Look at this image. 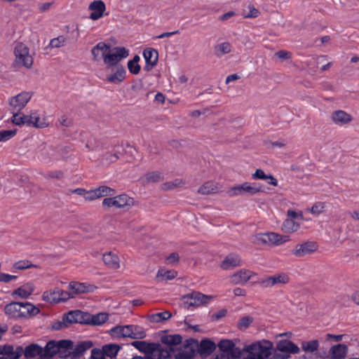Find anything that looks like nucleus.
<instances>
[{
  "label": "nucleus",
  "instance_id": "f257e3e1",
  "mask_svg": "<svg viewBox=\"0 0 359 359\" xmlns=\"http://www.w3.org/2000/svg\"><path fill=\"white\" fill-rule=\"evenodd\" d=\"M5 313L11 318H29L39 313L40 309L29 302H13L6 305Z\"/></svg>",
  "mask_w": 359,
  "mask_h": 359
},
{
  "label": "nucleus",
  "instance_id": "f03ea898",
  "mask_svg": "<svg viewBox=\"0 0 359 359\" xmlns=\"http://www.w3.org/2000/svg\"><path fill=\"white\" fill-rule=\"evenodd\" d=\"M11 121L16 126H27L36 128H44L48 126L46 117H41L36 111H32L29 114L14 112Z\"/></svg>",
  "mask_w": 359,
  "mask_h": 359
},
{
  "label": "nucleus",
  "instance_id": "7ed1b4c3",
  "mask_svg": "<svg viewBox=\"0 0 359 359\" xmlns=\"http://www.w3.org/2000/svg\"><path fill=\"white\" fill-rule=\"evenodd\" d=\"M273 344L269 340L254 342L243 348L250 359H266L271 354Z\"/></svg>",
  "mask_w": 359,
  "mask_h": 359
},
{
  "label": "nucleus",
  "instance_id": "20e7f679",
  "mask_svg": "<svg viewBox=\"0 0 359 359\" xmlns=\"http://www.w3.org/2000/svg\"><path fill=\"white\" fill-rule=\"evenodd\" d=\"M289 240L288 236H283L275 232H266L255 235L252 242L257 245H280Z\"/></svg>",
  "mask_w": 359,
  "mask_h": 359
},
{
  "label": "nucleus",
  "instance_id": "39448f33",
  "mask_svg": "<svg viewBox=\"0 0 359 359\" xmlns=\"http://www.w3.org/2000/svg\"><path fill=\"white\" fill-rule=\"evenodd\" d=\"M15 60L13 64L18 67L30 69L33 65V57L29 48L23 43H18L14 48Z\"/></svg>",
  "mask_w": 359,
  "mask_h": 359
},
{
  "label": "nucleus",
  "instance_id": "423d86ee",
  "mask_svg": "<svg viewBox=\"0 0 359 359\" xmlns=\"http://www.w3.org/2000/svg\"><path fill=\"white\" fill-rule=\"evenodd\" d=\"M215 299L214 296L206 295L199 292H192L187 294L184 297V305L187 309L191 307H198L201 306H207L210 301Z\"/></svg>",
  "mask_w": 359,
  "mask_h": 359
},
{
  "label": "nucleus",
  "instance_id": "0eeeda50",
  "mask_svg": "<svg viewBox=\"0 0 359 359\" xmlns=\"http://www.w3.org/2000/svg\"><path fill=\"white\" fill-rule=\"evenodd\" d=\"M133 204V198L125 194L114 197L105 198L102 201V205L106 208H125L131 207Z\"/></svg>",
  "mask_w": 359,
  "mask_h": 359
},
{
  "label": "nucleus",
  "instance_id": "6e6552de",
  "mask_svg": "<svg viewBox=\"0 0 359 359\" xmlns=\"http://www.w3.org/2000/svg\"><path fill=\"white\" fill-rule=\"evenodd\" d=\"M39 159L44 163H53L60 158V154L57 148L52 145L42 144L39 147L38 151Z\"/></svg>",
  "mask_w": 359,
  "mask_h": 359
},
{
  "label": "nucleus",
  "instance_id": "1a4fd4ad",
  "mask_svg": "<svg viewBox=\"0 0 359 359\" xmlns=\"http://www.w3.org/2000/svg\"><path fill=\"white\" fill-rule=\"evenodd\" d=\"M67 339L60 340L58 341L51 340L49 341L45 347H42L43 354L41 355V359H53V358L58 354L60 348L67 346L69 344Z\"/></svg>",
  "mask_w": 359,
  "mask_h": 359
},
{
  "label": "nucleus",
  "instance_id": "9d476101",
  "mask_svg": "<svg viewBox=\"0 0 359 359\" xmlns=\"http://www.w3.org/2000/svg\"><path fill=\"white\" fill-rule=\"evenodd\" d=\"M32 97V93L25 91L11 97L9 99V104L12 113H18L21 111L27 105Z\"/></svg>",
  "mask_w": 359,
  "mask_h": 359
},
{
  "label": "nucleus",
  "instance_id": "9b49d317",
  "mask_svg": "<svg viewBox=\"0 0 359 359\" xmlns=\"http://www.w3.org/2000/svg\"><path fill=\"white\" fill-rule=\"evenodd\" d=\"M129 55L128 50L124 47H116L107 53L104 57V64L107 66H114L118 64L122 59Z\"/></svg>",
  "mask_w": 359,
  "mask_h": 359
},
{
  "label": "nucleus",
  "instance_id": "f8f14e48",
  "mask_svg": "<svg viewBox=\"0 0 359 359\" xmlns=\"http://www.w3.org/2000/svg\"><path fill=\"white\" fill-rule=\"evenodd\" d=\"M255 275L252 271L242 269L230 276V282L233 285H244Z\"/></svg>",
  "mask_w": 359,
  "mask_h": 359
},
{
  "label": "nucleus",
  "instance_id": "ddd939ff",
  "mask_svg": "<svg viewBox=\"0 0 359 359\" xmlns=\"http://www.w3.org/2000/svg\"><path fill=\"white\" fill-rule=\"evenodd\" d=\"M290 278L286 273H279L262 279L259 283L265 287H271L278 284H286L289 282Z\"/></svg>",
  "mask_w": 359,
  "mask_h": 359
},
{
  "label": "nucleus",
  "instance_id": "4468645a",
  "mask_svg": "<svg viewBox=\"0 0 359 359\" xmlns=\"http://www.w3.org/2000/svg\"><path fill=\"white\" fill-rule=\"evenodd\" d=\"M218 347L220 351L226 353L236 359L240 358L241 355L240 348H237L235 344L231 340H221L218 344Z\"/></svg>",
  "mask_w": 359,
  "mask_h": 359
},
{
  "label": "nucleus",
  "instance_id": "2eb2a0df",
  "mask_svg": "<svg viewBox=\"0 0 359 359\" xmlns=\"http://www.w3.org/2000/svg\"><path fill=\"white\" fill-rule=\"evenodd\" d=\"M262 189V186L259 183L245 182L232 189L235 195H240L243 193H248L251 195L255 194Z\"/></svg>",
  "mask_w": 359,
  "mask_h": 359
},
{
  "label": "nucleus",
  "instance_id": "dca6fc26",
  "mask_svg": "<svg viewBox=\"0 0 359 359\" xmlns=\"http://www.w3.org/2000/svg\"><path fill=\"white\" fill-rule=\"evenodd\" d=\"M88 9L91 11L90 19L97 20L104 16L106 6L102 0H95L89 4Z\"/></svg>",
  "mask_w": 359,
  "mask_h": 359
},
{
  "label": "nucleus",
  "instance_id": "f3484780",
  "mask_svg": "<svg viewBox=\"0 0 359 359\" xmlns=\"http://www.w3.org/2000/svg\"><path fill=\"white\" fill-rule=\"evenodd\" d=\"M318 248L316 243L307 241L302 244H298L292 250V254L296 257H303L315 252Z\"/></svg>",
  "mask_w": 359,
  "mask_h": 359
},
{
  "label": "nucleus",
  "instance_id": "a211bd4d",
  "mask_svg": "<svg viewBox=\"0 0 359 359\" xmlns=\"http://www.w3.org/2000/svg\"><path fill=\"white\" fill-rule=\"evenodd\" d=\"M331 119L337 126H343L352 121L353 117L343 110H337L332 113Z\"/></svg>",
  "mask_w": 359,
  "mask_h": 359
},
{
  "label": "nucleus",
  "instance_id": "6ab92c4d",
  "mask_svg": "<svg viewBox=\"0 0 359 359\" xmlns=\"http://www.w3.org/2000/svg\"><path fill=\"white\" fill-rule=\"evenodd\" d=\"M110 50V46L107 45L104 42H99L95 45L91 50L93 55V60L94 61H99L103 60L104 61V57H106L108 52Z\"/></svg>",
  "mask_w": 359,
  "mask_h": 359
},
{
  "label": "nucleus",
  "instance_id": "aec40b11",
  "mask_svg": "<svg viewBox=\"0 0 359 359\" xmlns=\"http://www.w3.org/2000/svg\"><path fill=\"white\" fill-rule=\"evenodd\" d=\"M86 316H87V313L81 311H72L65 314L62 320L67 325L72 323H86Z\"/></svg>",
  "mask_w": 359,
  "mask_h": 359
},
{
  "label": "nucleus",
  "instance_id": "412c9836",
  "mask_svg": "<svg viewBox=\"0 0 359 359\" xmlns=\"http://www.w3.org/2000/svg\"><path fill=\"white\" fill-rule=\"evenodd\" d=\"M91 341L79 342L76 345H72V359H79L86 353V351L93 346Z\"/></svg>",
  "mask_w": 359,
  "mask_h": 359
},
{
  "label": "nucleus",
  "instance_id": "4be33fe9",
  "mask_svg": "<svg viewBox=\"0 0 359 359\" xmlns=\"http://www.w3.org/2000/svg\"><path fill=\"white\" fill-rule=\"evenodd\" d=\"M95 288L94 285L85 283L71 282L69 285V289L73 297L76 294L93 292Z\"/></svg>",
  "mask_w": 359,
  "mask_h": 359
},
{
  "label": "nucleus",
  "instance_id": "5701e85b",
  "mask_svg": "<svg viewBox=\"0 0 359 359\" xmlns=\"http://www.w3.org/2000/svg\"><path fill=\"white\" fill-rule=\"evenodd\" d=\"M151 350L147 353L145 359H163L169 355L168 351L161 348L159 344H153Z\"/></svg>",
  "mask_w": 359,
  "mask_h": 359
},
{
  "label": "nucleus",
  "instance_id": "b1692460",
  "mask_svg": "<svg viewBox=\"0 0 359 359\" xmlns=\"http://www.w3.org/2000/svg\"><path fill=\"white\" fill-rule=\"evenodd\" d=\"M34 290V287L33 283H27L15 290L12 293V296L13 297H18L22 299H27L33 293Z\"/></svg>",
  "mask_w": 359,
  "mask_h": 359
},
{
  "label": "nucleus",
  "instance_id": "393cba45",
  "mask_svg": "<svg viewBox=\"0 0 359 359\" xmlns=\"http://www.w3.org/2000/svg\"><path fill=\"white\" fill-rule=\"evenodd\" d=\"M143 55L147 63L146 66L144 67V69L149 70L156 65L158 54L155 49L149 48L144 50L143 52Z\"/></svg>",
  "mask_w": 359,
  "mask_h": 359
},
{
  "label": "nucleus",
  "instance_id": "a878e982",
  "mask_svg": "<svg viewBox=\"0 0 359 359\" xmlns=\"http://www.w3.org/2000/svg\"><path fill=\"white\" fill-rule=\"evenodd\" d=\"M241 264V258L238 255L230 254L227 255L221 263V268L224 270L232 269Z\"/></svg>",
  "mask_w": 359,
  "mask_h": 359
},
{
  "label": "nucleus",
  "instance_id": "bb28decb",
  "mask_svg": "<svg viewBox=\"0 0 359 359\" xmlns=\"http://www.w3.org/2000/svg\"><path fill=\"white\" fill-rule=\"evenodd\" d=\"M277 348L282 353H298L299 352V348L291 341H280L278 345Z\"/></svg>",
  "mask_w": 359,
  "mask_h": 359
},
{
  "label": "nucleus",
  "instance_id": "cd10ccee",
  "mask_svg": "<svg viewBox=\"0 0 359 359\" xmlns=\"http://www.w3.org/2000/svg\"><path fill=\"white\" fill-rule=\"evenodd\" d=\"M130 325H117L112 327L110 330V334L111 336L121 338V337H128L130 338Z\"/></svg>",
  "mask_w": 359,
  "mask_h": 359
},
{
  "label": "nucleus",
  "instance_id": "c85d7f7f",
  "mask_svg": "<svg viewBox=\"0 0 359 359\" xmlns=\"http://www.w3.org/2000/svg\"><path fill=\"white\" fill-rule=\"evenodd\" d=\"M216 348L214 342L208 339H203L198 346V352L203 356L210 355Z\"/></svg>",
  "mask_w": 359,
  "mask_h": 359
},
{
  "label": "nucleus",
  "instance_id": "c756f323",
  "mask_svg": "<svg viewBox=\"0 0 359 359\" xmlns=\"http://www.w3.org/2000/svg\"><path fill=\"white\" fill-rule=\"evenodd\" d=\"M43 354L42 346L37 344H32L25 347L24 349V355L25 358H34L38 356V359H41Z\"/></svg>",
  "mask_w": 359,
  "mask_h": 359
},
{
  "label": "nucleus",
  "instance_id": "7c9ffc66",
  "mask_svg": "<svg viewBox=\"0 0 359 359\" xmlns=\"http://www.w3.org/2000/svg\"><path fill=\"white\" fill-rule=\"evenodd\" d=\"M108 320V314L106 313H99L96 315L86 316V323L92 324L93 325H101Z\"/></svg>",
  "mask_w": 359,
  "mask_h": 359
},
{
  "label": "nucleus",
  "instance_id": "2f4dec72",
  "mask_svg": "<svg viewBox=\"0 0 359 359\" xmlns=\"http://www.w3.org/2000/svg\"><path fill=\"white\" fill-rule=\"evenodd\" d=\"M104 263L109 268L117 269L120 267L119 257L112 252H108L103 255Z\"/></svg>",
  "mask_w": 359,
  "mask_h": 359
},
{
  "label": "nucleus",
  "instance_id": "473e14b6",
  "mask_svg": "<svg viewBox=\"0 0 359 359\" xmlns=\"http://www.w3.org/2000/svg\"><path fill=\"white\" fill-rule=\"evenodd\" d=\"M348 351V347L344 344H337L332 347L330 351L331 359H344Z\"/></svg>",
  "mask_w": 359,
  "mask_h": 359
},
{
  "label": "nucleus",
  "instance_id": "72a5a7b5",
  "mask_svg": "<svg viewBox=\"0 0 359 359\" xmlns=\"http://www.w3.org/2000/svg\"><path fill=\"white\" fill-rule=\"evenodd\" d=\"M220 187L217 183L213 182H207L199 187L198 192L203 195L217 193L219 191Z\"/></svg>",
  "mask_w": 359,
  "mask_h": 359
},
{
  "label": "nucleus",
  "instance_id": "f704fd0d",
  "mask_svg": "<svg viewBox=\"0 0 359 359\" xmlns=\"http://www.w3.org/2000/svg\"><path fill=\"white\" fill-rule=\"evenodd\" d=\"M42 299L50 304L59 303V288L55 287L53 290L43 292Z\"/></svg>",
  "mask_w": 359,
  "mask_h": 359
},
{
  "label": "nucleus",
  "instance_id": "c9c22d12",
  "mask_svg": "<svg viewBox=\"0 0 359 359\" xmlns=\"http://www.w3.org/2000/svg\"><path fill=\"white\" fill-rule=\"evenodd\" d=\"M120 149V147H115L111 151L107 152L103 155L102 160L106 161L107 163H111L116 161L121 155Z\"/></svg>",
  "mask_w": 359,
  "mask_h": 359
},
{
  "label": "nucleus",
  "instance_id": "e433bc0d",
  "mask_svg": "<svg viewBox=\"0 0 359 359\" xmlns=\"http://www.w3.org/2000/svg\"><path fill=\"white\" fill-rule=\"evenodd\" d=\"M195 355L196 350L193 346L187 345L176 355L175 359H194Z\"/></svg>",
  "mask_w": 359,
  "mask_h": 359
},
{
  "label": "nucleus",
  "instance_id": "4c0bfd02",
  "mask_svg": "<svg viewBox=\"0 0 359 359\" xmlns=\"http://www.w3.org/2000/svg\"><path fill=\"white\" fill-rule=\"evenodd\" d=\"M177 275V272L175 270H166L160 269L156 274V278L161 280H170L174 279Z\"/></svg>",
  "mask_w": 359,
  "mask_h": 359
},
{
  "label": "nucleus",
  "instance_id": "58836bf2",
  "mask_svg": "<svg viewBox=\"0 0 359 359\" xmlns=\"http://www.w3.org/2000/svg\"><path fill=\"white\" fill-rule=\"evenodd\" d=\"M126 73L123 67H118L116 72L107 78V81L113 83H119L124 80Z\"/></svg>",
  "mask_w": 359,
  "mask_h": 359
},
{
  "label": "nucleus",
  "instance_id": "ea45409f",
  "mask_svg": "<svg viewBox=\"0 0 359 359\" xmlns=\"http://www.w3.org/2000/svg\"><path fill=\"white\" fill-rule=\"evenodd\" d=\"M300 227V224L294 219H287L282 225V230L286 233H292L297 231Z\"/></svg>",
  "mask_w": 359,
  "mask_h": 359
},
{
  "label": "nucleus",
  "instance_id": "a19ab883",
  "mask_svg": "<svg viewBox=\"0 0 359 359\" xmlns=\"http://www.w3.org/2000/svg\"><path fill=\"white\" fill-rule=\"evenodd\" d=\"M232 50V46L229 42H223L215 47V55L218 57H221L225 54L231 53Z\"/></svg>",
  "mask_w": 359,
  "mask_h": 359
},
{
  "label": "nucleus",
  "instance_id": "79ce46f5",
  "mask_svg": "<svg viewBox=\"0 0 359 359\" xmlns=\"http://www.w3.org/2000/svg\"><path fill=\"white\" fill-rule=\"evenodd\" d=\"M102 350L106 357L112 358L115 357L120 350V347L116 344H107L102 348Z\"/></svg>",
  "mask_w": 359,
  "mask_h": 359
},
{
  "label": "nucleus",
  "instance_id": "37998d69",
  "mask_svg": "<svg viewBox=\"0 0 359 359\" xmlns=\"http://www.w3.org/2000/svg\"><path fill=\"white\" fill-rule=\"evenodd\" d=\"M162 175L160 172L153 171L147 173L142 177V180L147 183H154L162 180Z\"/></svg>",
  "mask_w": 359,
  "mask_h": 359
},
{
  "label": "nucleus",
  "instance_id": "c03bdc74",
  "mask_svg": "<svg viewBox=\"0 0 359 359\" xmlns=\"http://www.w3.org/2000/svg\"><path fill=\"white\" fill-rule=\"evenodd\" d=\"M161 341L167 345H178L182 343V337L180 334L168 335L163 337Z\"/></svg>",
  "mask_w": 359,
  "mask_h": 359
},
{
  "label": "nucleus",
  "instance_id": "a18cd8bd",
  "mask_svg": "<svg viewBox=\"0 0 359 359\" xmlns=\"http://www.w3.org/2000/svg\"><path fill=\"white\" fill-rule=\"evenodd\" d=\"M301 346L304 351L313 353L318 350L319 347V342L316 339L309 341H302L301 343Z\"/></svg>",
  "mask_w": 359,
  "mask_h": 359
},
{
  "label": "nucleus",
  "instance_id": "49530a36",
  "mask_svg": "<svg viewBox=\"0 0 359 359\" xmlns=\"http://www.w3.org/2000/svg\"><path fill=\"white\" fill-rule=\"evenodd\" d=\"M172 317V313L168 311L154 313L150 316V320L154 323H161L167 320Z\"/></svg>",
  "mask_w": 359,
  "mask_h": 359
},
{
  "label": "nucleus",
  "instance_id": "de8ad7c7",
  "mask_svg": "<svg viewBox=\"0 0 359 359\" xmlns=\"http://www.w3.org/2000/svg\"><path fill=\"white\" fill-rule=\"evenodd\" d=\"M130 338L131 339H143L146 337V333L143 327L136 325H130Z\"/></svg>",
  "mask_w": 359,
  "mask_h": 359
},
{
  "label": "nucleus",
  "instance_id": "09e8293b",
  "mask_svg": "<svg viewBox=\"0 0 359 359\" xmlns=\"http://www.w3.org/2000/svg\"><path fill=\"white\" fill-rule=\"evenodd\" d=\"M95 189L98 198L108 196H111L116 194V191L114 189L107 186H100Z\"/></svg>",
  "mask_w": 359,
  "mask_h": 359
},
{
  "label": "nucleus",
  "instance_id": "8fccbe9b",
  "mask_svg": "<svg viewBox=\"0 0 359 359\" xmlns=\"http://www.w3.org/2000/svg\"><path fill=\"white\" fill-rule=\"evenodd\" d=\"M184 184V182L181 179H175L173 181L167 182L161 184V188L164 191H169L177 187H182Z\"/></svg>",
  "mask_w": 359,
  "mask_h": 359
},
{
  "label": "nucleus",
  "instance_id": "3c124183",
  "mask_svg": "<svg viewBox=\"0 0 359 359\" xmlns=\"http://www.w3.org/2000/svg\"><path fill=\"white\" fill-rule=\"evenodd\" d=\"M154 343H147L144 341H135L132 342V346L137 348L140 352L147 354L151 350V346Z\"/></svg>",
  "mask_w": 359,
  "mask_h": 359
},
{
  "label": "nucleus",
  "instance_id": "603ef678",
  "mask_svg": "<svg viewBox=\"0 0 359 359\" xmlns=\"http://www.w3.org/2000/svg\"><path fill=\"white\" fill-rule=\"evenodd\" d=\"M70 343L67 344V346H64V347L60 348V351L58 352V355L60 358H70L72 359V349L73 341L71 340H68Z\"/></svg>",
  "mask_w": 359,
  "mask_h": 359
},
{
  "label": "nucleus",
  "instance_id": "864d4df0",
  "mask_svg": "<svg viewBox=\"0 0 359 359\" xmlns=\"http://www.w3.org/2000/svg\"><path fill=\"white\" fill-rule=\"evenodd\" d=\"M36 267V265L32 264L28 260H21L15 262L13 266V269L15 270H24L27 269H30Z\"/></svg>",
  "mask_w": 359,
  "mask_h": 359
},
{
  "label": "nucleus",
  "instance_id": "5fc2aeb1",
  "mask_svg": "<svg viewBox=\"0 0 359 359\" xmlns=\"http://www.w3.org/2000/svg\"><path fill=\"white\" fill-rule=\"evenodd\" d=\"M17 130H0V142H6L15 135Z\"/></svg>",
  "mask_w": 359,
  "mask_h": 359
},
{
  "label": "nucleus",
  "instance_id": "6e6d98bb",
  "mask_svg": "<svg viewBox=\"0 0 359 359\" xmlns=\"http://www.w3.org/2000/svg\"><path fill=\"white\" fill-rule=\"evenodd\" d=\"M65 39L64 36H60L50 40L48 46L50 48H60L65 45Z\"/></svg>",
  "mask_w": 359,
  "mask_h": 359
},
{
  "label": "nucleus",
  "instance_id": "4d7b16f0",
  "mask_svg": "<svg viewBox=\"0 0 359 359\" xmlns=\"http://www.w3.org/2000/svg\"><path fill=\"white\" fill-rule=\"evenodd\" d=\"M252 323V318L249 316H245L240 320L238 326L241 330H243L248 327Z\"/></svg>",
  "mask_w": 359,
  "mask_h": 359
},
{
  "label": "nucleus",
  "instance_id": "13d9d810",
  "mask_svg": "<svg viewBox=\"0 0 359 359\" xmlns=\"http://www.w3.org/2000/svg\"><path fill=\"white\" fill-rule=\"evenodd\" d=\"M325 205L322 202L316 203L311 209V212L313 215H319L323 212Z\"/></svg>",
  "mask_w": 359,
  "mask_h": 359
},
{
  "label": "nucleus",
  "instance_id": "bf43d9fd",
  "mask_svg": "<svg viewBox=\"0 0 359 359\" xmlns=\"http://www.w3.org/2000/svg\"><path fill=\"white\" fill-rule=\"evenodd\" d=\"M90 359H106V356L102 349L93 348L91 351Z\"/></svg>",
  "mask_w": 359,
  "mask_h": 359
},
{
  "label": "nucleus",
  "instance_id": "052dcab7",
  "mask_svg": "<svg viewBox=\"0 0 359 359\" xmlns=\"http://www.w3.org/2000/svg\"><path fill=\"white\" fill-rule=\"evenodd\" d=\"M72 292L64 291L59 288V302H65L70 298H73Z\"/></svg>",
  "mask_w": 359,
  "mask_h": 359
},
{
  "label": "nucleus",
  "instance_id": "680f3d73",
  "mask_svg": "<svg viewBox=\"0 0 359 359\" xmlns=\"http://www.w3.org/2000/svg\"><path fill=\"white\" fill-rule=\"evenodd\" d=\"M24 353V349L22 346H18L15 350L13 349L9 359H18Z\"/></svg>",
  "mask_w": 359,
  "mask_h": 359
},
{
  "label": "nucleus",
  "instance_id": "e2e57ef3",
  "mask_svg": "<svg viewBox=\"0 0 359 359\" xmlns=\"http://www.w3.org/2000/svg\"><path fill=\"white\" fill-rule=\"evenodd\" d=\"M128 68L129 72L133 74H137L140 71V65L138 63L128 62Z\"/></svg>",
  "mask_w": 359,
  "mask_h": 359
},
{
  "label": "nucleus",
  "instance_id": "0e129e2a",
  "mask_svg": "<svg viewBox=\"0 0 359 359\" xmlns=\"http://www.w3.org/2000/svg\"><path fill=\"white\" fill-rule=\"evenodd\" d=\"M84 198L86 201H94L95 199H97L98 198H97L95 189H91L89 191L86 190Z\"/></svg>",
  "mask_w": 359,
  "mask_h": 359
},
{
  "label": "nucleus",
  "instance_id": "69168bd1",
  "mask_svg": "<svg viewBox=\"0 0 359 359\" xmlns=\"http://www.w3.org/2000/svg\"><path fill=\"white\" fill-rule=\"evenodd\" d=\"M17 278L16 276L10 275L7 273H0V282L8 283L11 280H15Z\"/></svg>",
  "mask_w": 359,
  "mask_h": 359
},
{
  "label": "nucleus",
  "instance_id": "338daca9",
  "mask_svg": "<svg viewBox=\"0 0 359 359\" xmlns=\"http://www.w3.org/2000/svg\"><path fill=\"white\" fill-rule=\"evenodd\" d=\"M252 178L255 180H267V175L262 169L256 170L255 172L252 175Z\"/></svg>",
  "mask_w": 359,
  "mask_h": 359
},
{
  "label": "nucleus",
  "instance_id": "774afa93",
  "mask_svg": "<svg viewBox=\"0 0 359 359\" xmlns=\"http://www.w3.org/2000/svg\"><path fill=\"white\" fill-rule=\"evenodd\" d=\"M213 359H236L233 356L219 351Z\"/></svg>",
  "mask_w": 359,
  "mask_h": 359
}]
</instances>
